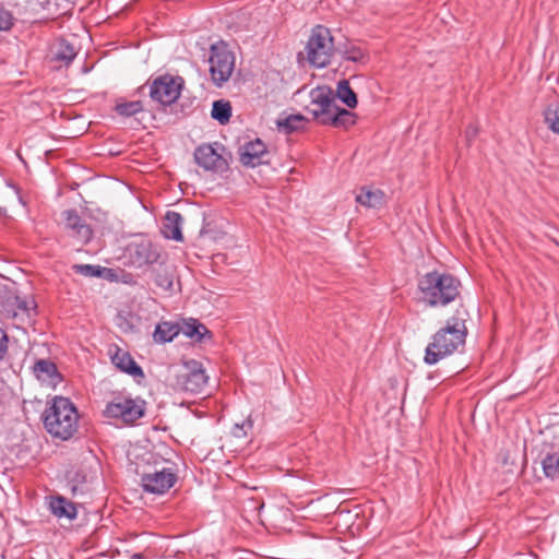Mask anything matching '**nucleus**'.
<instances>
[{"instance_id": "1", "label": "nucleus", "mask_w": 559, "mask_h": 559, "mask_svg": "<svg viewBox=\"0 0 559 559\" xmlns=\"http://www.w3.org/2000/svg\"><path fill=\"white\" fill-rule=\"evenodd\" d=\"M43 419L45 428L51 436L68 440L78 429L79 414L69 399L56 396L45 411Z\"/></svg>"}, {"instance_id": "2", "label": "nucleus", "mask_w": 559, "mask_h": 559, "mask_svg": "<svg viewBox=\"0 0 559 559\" xmlns=\"http://www.w3.org/2000/svg\"><path fill=\"white\" fill-rule=\"evenodd\" d=\"M418 287L429 306H447L457 297L460 281L449 273L433 271L419 280Z\"/></svg>"}, {"instance_id": "3", "label": "nucleus", "mask_w": 559, "mask_h": 559, "mask_svg": "<svg viewBox=\"0 0 559 559\" xmlns=\"http://www.w3.org/2000/svg\"><path fill=\"white\" fill-rule=\"evenodd\" d=\"M466 337L464 322L453 319L443 329H440L428 344L425 353V362L435 365L442 358L453 354L460 346H463Z\"/></svg>"}, {"instance_id": "4", "label": "nucleus", "mask_w": 559, "mask_h": 559, "mask_svg": "<svg viewBox=\"0 0 559 559\" xmlns=\"http://www.w3.org/2000/svg\"><path fill=\"white\" fill-rule=\"evenodd\" d=\"M307 61L316 68L326 67L334 53V40L331 32L323 25H317L306 45Z\"/></svg>"}, {"instance_id": "5", "label": "nucleus", "mask_w": 559, "mask_h": 559, "mask_svg": "<svg viewBox=\"0 0 559 559\" xmlns=\"http://www.w3.org/2000/svg\"><path fill=\"white\" fill-rule=\"evenodd\" d=\"M210 73L215 85L222 86L227 82L235 69V56L226 44L218 43L211 46Z\"/></svg>"}, {"instance_id": "6", "label": "nucleus", "mask_w": 559, "mask_h": 559, "mask_svg": "<svg viewBox=\"0 0 559 559\" xmlns=\"http://www.w3.org/2000/svg\"><path fill=\"white\" fill-rule=\"evenodd\" d=\"M145 414V401L130 396H117L107 403L104 416L120 419L124 424H133Z\"/></svg>"}, {"instance_id": "7", "label": "nucleus", "mask_w": 559, "mask_h": 559, "mask_svg": "<svg viewBox=\"0 0 559 559\" xmlns=\"http://www.w3.org/2000/svg\"><path fill=\"white\" fill-rule=\"evenodd\" d=\"M209 381V376L203 365L197 360L186 361L175 377L174 386L177 390L191 394L203 392Z\"/></svg>"}, {"instance_id": "8", "label": "nucleus", "mask_w": 559, "mask_h": 559, "mask_svg": "<svg viewBox=\"0 0 559 559\" xmlns=\"http://www.w3.org/2000/svg\"><path fill=\"white\" fill-rule=\"evenodd\" d=\"M126 262L133 267H143L157 262L159 252L145 236H136L124 248Z\"/></svg>"}, {"instance_id": "9", "label": "nucleus", "mask_w": 559, "mask_h": 559, "mask_svg": "<svg viewBox=\"0 0 559 559\" xmlns=\"http://www.w3.org/2000/svg\"><path fill=\"white\" fill-rule=\"evenodd\" d=\"M35 311V304L33 300H24L19 297H10L2 308L0 314L2 319L9 322L16 329H25L32 320L33 312Z\"/></svg>"}, {"instance_id": "10", "label": "nucleus", "mask_w": 559, "mask_h": 559, "mask_svg": "<svg viewBox=\"0 0 559 559\" xmlns=\"http://www.w3.org/2000/svg\"><path fill=\"white\" fill-rule=\"evenodd\" d=\"M310 103L307 106L309 114L320 123L328 118L337 106L335 95L329 86L322 85L312 88L309 93Z\"/></svg>"}, {"instance_id": "11", "label": "nucleus", "mask_w": 559, "mask_h": 559, "mask_svg": "<svg viewBox=\"0 0 559 559\" xmlns=\"http://www.w3.org/2000/svg\"><path fill=\"white\" fill-rule=\"evenodd\" d=\"M181 86L182 80L180 78L164 75L153 81L150 95L152 99L163 105H170L180 96Z\"/></svg>"}, {"instance_id": "12", "label": "nucleus", "mask_w": 559, "mask_h": 559, "mask_svg": "<svg viewBox=\"0 0 559 559\" xmlns=\"http://www.w3.org/2000/svg\"><path fill=\"white\" fill-rule=\"evenodd\" d=\"M219 151H224V146L217 143L200 145L194 152V159L205 170L223 173L228 164Z\"/></svg>"}, {"instance_id": "13", "label": "nucleus", "mask_w": 559, "mask_h": 559, "mask_svg": "<svg viewBox=\"0 0 559 559\" xmlns=\"http://www.w3.org/2000/svg\"><path fill=\"white\" fill-rule=\"evenodd\" d=\"M177 481V475L171 468H163L154 473L144 474L141 477V484L144 491L155 495H162L169 490Z\"/></svg>"}, {"instance_id": "14", "label": "nucleus", "mask_w": 559, "mask_h": 559, "mask_svg": "<svg viewBox=\"0 0 559 559\" xmlns=\"http://www.w3.org/2000/svg\"><path fill=\"white\" fill-rule=\"evenodd\" d=\"M269 155L266 145L260 140L255 139L245 143L239 147V159L243 166L257 167L261 164L267 163L265 157Z\"/></svg>"}, {"instance_id": "15", "label": "nucleus", "mask_w": 559, "mask_h": 559, "mask_svg": "<svg viewBox=\"0 0 559 559\" xmlns=\"http://www.w3.org/2000/svg\"><path fill=\"white\" fill-rule=\"evenodd\" d=\"M66 228L70 231L71 236L80 243H87L93 236V230L85 223V221L78 214L75 210H66L62 213Z\"/></svg>"}, {"instance_id": "16", "label": "nucleus", "mask_w": 559, "mask_h": 559, "mask_svg": "<svg viewBox=\"0 0 559 559\" xmlns=\"http://www.w3.org/2000/svg\"><path fill=\"white\" fill-rule=\"evenodd\" d=\"M111 362L122 372L132 376L134 379H143L144 372L142 368L135 362L132 356L119 347H116L114 353L110 354Z\"/></svg>"}, {"instance_id": "17", "label": "nucleus", "mask_w": 559, "mask_h": 559, "mask_svg": "<svg viewBox=\"0 0 559 559\" xmlns=\"http://www.w3.org/2000/svg\"><path fill=\"white\" fill-rule=\"evenodd\" d=\"M182 216L174 211H168L164 217L162 233L167 239L182 241Z\"/></svg>"}, {"instance_id": "18", "label": "nucleus", "mask_w": 559, "mask_h": 559, "mask_svg": "<svg viewBox=\"0 0 559 559\" xmlns=\"http://www.w3.org/2000/svg\"><path fill=\"white\" fill-rule=\"evenodd\" d=\"M33 372L39 381L48 384H56L60 379L57 366L49 359H38L33 367Z\"/></svg>"}, {"instance_id": "19", "label": "nucleus", "mask_w": 559, "mask_h": 559, "mask_svg": "<svg viewBox=\"0 0 559 559\" xmlns=\"http://www.w3.org/2000/svg\"><path fill=\"white\" fill-rule=\"evenodd\" d=\"M356 202L369 209H379L385 204V194L380 189L362 187L356 195Z\"/></svg>"}, {"instance_id": "20", "label": "nucleus", "mask_w": 559, "mask_h": 559, "mask_svg": "<svg viewBox=\"0 0 559 559\" xmlns=\"http://www.w3.org/2000/svg\"><path fill=\"white\" fill-rule=\"evenodd\" d=\"M49 509L57 518L74 520L78 515L75 506L63 497H52Z\"/></svg>"}, {"instance_id": "21", "label": "nucleus", "mask_w": 559, "mask_h": 559, "mask_svg": "<svg viewBox=\"0 0 559 559\" xmlns=\"http://www.w3.org/2000/svg\"><path fill=\"white\" fill-rule=\"evenodd\" d=\"M355 123V116L347 109L338 106L332 111V114L323 120L322 124H331L334 127H348Z\"/></svg>"}, {"instance_id": "22", "label": "nucleus", "mask_w": 559, "mask_h": 559, "mask_svg": "<svg viewBox=\"0 0 559 559\" xmlns=\"http://www.w3.org/2000/svg\"><path fill=\"white\" fill-rule=\"evenodd\" d=\"M178 324L171 322H162L156 325L154 340L158 343L171 342L179 334Z\"/></svg>"}, {"instance_id": "23", "label": "nucleus", "mask_w": 559, "mask_h": 559, "mask_svg": "<svg viewBox=\"0 0 559 559\" xmlns=\"http://www.w3.org/2000/svg\"><path fill=\"white\" fill-rule=\"evenodd\" d=\"M75 47L66 39H60L56 46L55 60L69 64L76 57Z\"/></svg>"}, {"instance_id": "24", "label": "nucleus", "mask_w": 559, "mask_h": 559, "mask_svg": "<svg viewBox=\"0 0 559 559\" xmlns=\"http://www.w3.org/2000/svg\"><path fill=\"white\" fill-rule=\"evenodd\" d=\"M544 122L555 134L559 135V103H550L544 110Z\"/></svg>"}, {"instance_id": "25", "label": "nucleus", "mask_w": 559, "mask_h": 559, "mask_svg": "<svg viewBox=\"0 0 559 559\" xmlns=\"http://www.w3.org/2000/svg\"><path fill=\"white\" fill-rule=\"evenodd\" d=\"M336 96L349 108H355L357 106L356 94L346 80H342L337 83Z\"/></svg>"}, {"instance_id": "26", "label": "nucleus", "mask_w": 559, "mask_h": 559, "mask_svg": "<svg viewBox=\"0 0 559 559\" xmlns=\"http://www.w3.org/2000/svg\"><path fill=\"white\" fill-rule=\"evenodd\" d=\"M211 116L222 124L227 123L231 116L229 102L224 99L215 100L212 106Z\"/></svg>"}, {"instance_id": "27", "label": "nucleus", "mask_w": 559, "mask_h": 559, "mask_svg": "<svg viewBox=\"0 0 559 559\" xmlns=\"http://www.w3.org/2000/svg\"><path fill=\"white\" fill-rule=\"evenodd\" d=\"M183 333L190 338H193L198 342H201L204 340V337L207 335L211 337V333L207 330V328L199 323L197 320H191L190 322H187L183 328Z\"/></svg>"}, {"instance_id": "28", "label": "nucleus", "mask_w": 559, "mask_h": 559, "mask_svg": "<svg viewBox=\"0 0 559 559\" xmlns=\"http://www.w3.org/2000/svg\"><path fill=\"white\" fill-rule=\"evenodd\" d=\"M542 467L547 478H559V454H547L542 461Z\"/></svg>"}, {"instance_id": "29", "label": "nucleus", "mask_w": 559, "mask_h": 559, "mask_svg": "<svg viewBox=\"0 0 559 559\" xmlns=\"http://www.w3.org/2000/svg\"><path fill=\"white\" fill-rule=\"evenodd\" d=\"M115 110L120 116L131 117L141 112L143 105L140 100L121 102L116 104Z\"/></svg>"}, {"instance_id": "30", "label": "nucleus", "mask_w": 559, "mask_h": 559, "mask_svg": "<svg viewBox=\"0 0 559 559\" xmlns=\"http://www.w3.org/2000/svg\"><path fill=\"white\" fill-rule=\"evenodd\" d=\"M39 4V0H16V14L24 19H28L37 11V7Z\"/></svg>"}, {"instance_id": "31", "label": "nucleus", "mask_w": 559, "mask_h": 559, "mask_svg": "<svg viewBox=\"0 0 559 559\" xmlns=\"http://www.w3.org/2000/svg\"><path fill=\"white\" fill-rule=\"evenodd\" d=\"M305 118L301 115H290L284 120L278 121V127L285 132L290 133L304 127Z\"/></svg>"}, {"instance_id": "32", "label": "nucleus", "mask_w": 559, "mask_h": 559, "mask_svg": "<svg viewBox=\"0 0 559 559\" xmlns=\"http://www.w3.org/2000/svg\"><path fill=\"white\" fill-rule=\"evenodd\" d=\"M343 57L353 62H364L366 60L365 51L356 46L346 47L343 51Z\"/></svg>"}, {"instance_id": "33", "label": "nucleus", "mask_w": 559, "mask_h": 559, "mask_svg": "<svg viewBox=\"0 0 559 559\" xmlns=\"http://www.w3.org/2000/svg\"><path fill=\"white\" fill-rule=\"evenodd\" d=\"M13 25H14L13 14L3 8H0V31H2V32L10 31Z\"/></svg>"}, {"instance_id": "34", "label": "nucleus", "mask_w": 559, "mask_h": 559, "mask_svg": "<svg viewBox=\"0 0 559 559\" xmlns=\"http://www.w3.org/2000/svg\"><path fill=\"white\" fill-rule=\"evenodd\" d=\"M74 270L76 271V273H80L88 277L100 276L102 274L100 269L98 266H94L91 264H76L74 265Z\"/></svg>"}, {"instance_id": "35", "label": "nucleus", "mask_w": 559, "mask_h": 559, "mask_svg": "<svg viewBox=\"0 0 559 559\" xmlns=\"http://www.w3.org/2000/svg\"><path fill=\"white\" fill-rule=\"evenodd\" d=\"M156 283L158 286L165 288L166 290H171L173 289V286H174V282L171 280V277H169L168 275H158L157 276V280H156Z\"/></svg>"}, {"instance_id": "36", "label": "nucleus", "mask_w": 559, "mask_h": 559, "mask_svg": "<svg viewBox=\"0 0 559 559\" xmlns=\"http://www.w3.org/2000/svg\"><path fill=\"white\" fill-rule=\"evenodd\" d=\"M8 352V335L3 329L0 328V360L4 358Z\"/></svg>"}, {"instance_id": "37", "label": "nucleus", "mask_w": 559, "mask_h": 559, "mask_svg": "<svg viewBox=\"0 0 559 559\" xmlns=\"http://www.w3.org/2000/svg\"><path fill=\"white\" fill-rule=\"evenodd\" d=\"M477 134L478 128L474 124H469L464 132L466 143L469 145L473 142V140L477 136Z\"/></svg>"}, {"instance_id": "38", "label": "nucleus", "mask_w": 559, "mask_h": 559, "mask_svg": "<svg viewBox=\"0 0 559 559\" xmlns=\"http://www.w3.org/2000/svg\"><path fill=\"white\" fill-rule=\"evenodd\" d=\"M245 426L251 428L252 427V421L250 419H248L242 425L236 424L235 427H234V431H233L234 436L238 437V438L241 437L240 432L243 430Z\"/></svg>"}]
</instances>
